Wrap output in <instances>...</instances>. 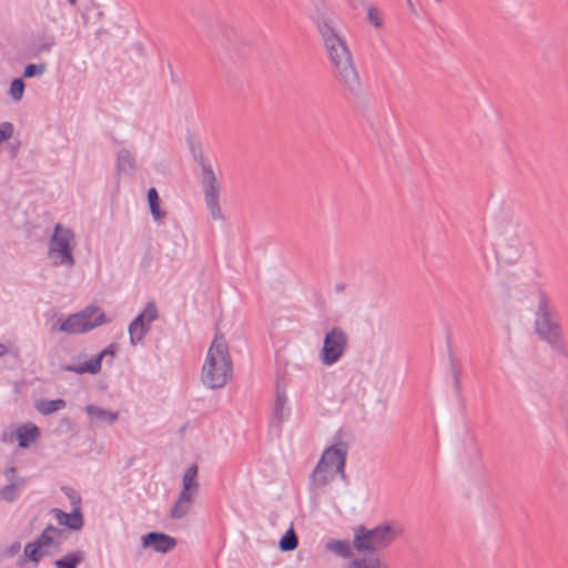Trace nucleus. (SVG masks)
Returning a JSON list of instances; mask_svg holds the SVG:
<instances>
[{
    "mask_svg": "<svg viewBox=\"0 0 568 568\" xmlns=\"http://www.w3.org/2000/svg\"><path fill=\"white\" fill-rule=\"evenodd\" d=\"M204 196L209 213L213 220L220 221L223 214L220 207V184L211 169L203 172Z\"/></svg>",
    "mask_w": 568,
    "mask_h": 568,
    "instance_id": "9d476101",
    "label": "nucleus"
},
{
    "mask_svg": "<svg viewBox=\"0 0 568 568\" xmlns=\"http://www.w3.org/2000/svg\"><path fill=\"white\" fill-rule=\"evenodd\" d=\"M65 402L62 398L52 400H39L36 403V408L42 415H50L57 410L64 408Z\"/></svg>",
    "mask_w": 568,
    "mask_h": 568,
    "instance_id": "b1692460",
    "label": "nucleus"
},
{
    "mask_svg": "<svg viewBox=\"0 0 568 568\" xmlns=\"http://www.w3.org/2000/svg\"><path fill=\"white\" fill-rule=\"evenodd\" d=\"M83 560V552L80 550L69 552L54 562L57 568H75Z\"/></svg>",
    "mask_w": 568,
    "mask_h": 568,
    "instance_id": "a878e982",
    "label": "nucleus"
},
{
    "mask_svg": "<svg viewBox=\"0 0 568 568\" xmlns=\"http://www.w3.org/2000/svg\"><path fill=\"white\" fill-rule=\"evenodd\" d=\"M347 345V335L338 327L326 333L323 346L320 352V359L323 365L331 366L343 356Z\"/></svg>",
    "mask_w": 568,
    "mask_h": 568,
    "instance_id": "1a4fd4ad",
    "label": "nucleus"
},
{
    "mask_svg": "<svg viewBox=\"0 0 568 568\" xmlns=\"http://www.w3.org/2000/svg\"><path fill=\"white\" fill-rule=\"evenodd\" d=\"M233 376V363L227 342L216 333L210 344L201 369V383L210 389L224 387Z\"/></svg>",
    "mask_w": 568,
    "mask_h": 568,
    "instance_id": "f03ea898",
    "label": "nucleus"
},
{
    "mask_svg": "<svg viewBox=\"0 0 568 568\" xmlns=\"http://www.w3.org/2000/svg\"><path fill=\"white\" fill-rule=\"evenodd\" d=\"M339 27V19L334 14L323 16L317 22L325 49L341 80L351 92H356L361 85L359 78Z\"/></svg>",
    "mask_w": 568,
    "mask_h": 568,
    "instance_id": "f257e3e1",
    "label": "nucleus"
},
{
    "mask_svg": "<svg viewBox=\"0 0 568 568\" xmlns=\"http://www.w3.org/2000/svg\"><path fill=\"white\" fill-rule=\"evenodd\" d=\"M148 202L153 220L162 221L165 217L166 213L165 211L160 209V196L154 187H151L148 191Z\"/></svg>",
    "mask_w": 568,
    "mask_h": 568,
    "instance_id": "412c9836",
    "label": "nucleus"
},
{
    "mask_svg": "<svg viewBox=\"0 0 568 568\" xmlns=\"http://www.w3.org/2000/svg\"><path fill=\"white\" fill-rule=\"evenodd\" d=\"M534 332L538 338L560 356H567L568 351L561 327L554 318L549 302L545 295H540L534 317Z\"/></svg>",
    "mask_w": 568,
    "mask_h": 568,
    "instance_id": "7ed1b4c3",
    "label": "nucleus"
},
{
    "mask_svg": "<svg viewBox=\"0 0 568 568\" xmlns=\"http://www.w3.org/2000/svg\"><path fill=\"white\" fill-rule=\"evenodd\" d=\"M75 236L73 232L57 224L48 245V256L54 265L72 267L74 265L73 248Z\"/></svg>",
    "mask_w": 568,
    "mask_h": 568,
    "instance_id": "423d86ee",
    "label": "nucleus"
},
{
    "mask_svg": "<svg viewBox=\"0 0 568 568\" xmlns=\"http://www.w3.org/2000/svg\"><path fill=\"white\" fill-rule=\"evenodd\" d=\"M353 547L346 540L332 539L325 542V549L339 556L341 558L347 559L353 556Z\"/></svg>",
    "mask_w": 568,
    "mask_h": 568,
    "instance_id": "dca6fc26",
    "label": "nucleus"
},
{
    "mask_svg": "<svg viewBox=\"0 0 568 568\" xmlns=\"http://www.w3.org/2000/svg\"><path fill=\"white\" fill-rule=\"evenodd\" d=\"M63 531L57 527L48 526L34 542L24 546L26 557L38 564L42 557L57 552Z\"/></svg>",
    "mask_w": 568,
    "mask_h": 568,
    "instance_id": "0eeeda50",
    "label": "nucleus"
},
{
    "mask_svg": "<svg viewBox=\"0 0 568 568\" xmlns=\"http://www.w3.org/2000/svg\"><path fill=\"white\" fill-rule=\"evenodd\" d=\"M24 83L21 79H14L10 85V97L14 101H19L23 97Z\"/></svg>",
    "mask_w": 568,
    "mask_h": 568,
    "instance_id": "c85d7f7f",
    "label": "nucleus"
},
{
    "mask_svg": "<svg viewBox=\"0 0 568 568\" xmlns=\"http://www.w3.org/2000/svg\"><path fill=\"white\" fill-rule=\"evenodd\" d=\"M115 347L110 345L104 348L98 356L91 358L82 365L77 366H65L63 369L68 372H74L77 374H97L101 369V362L105 356L113 357L115 355Z\"/></svg>",
    "mask_w": 568,
    "mask_h": 568,
    "instance_id": "ddd939ff",
    "label": "nucleus"
},
{
    "mask_svg": "<svg viewBox=\"0 0 568 568\" xmlns=\"http://www.w3.org/2000/svg\"><path fill=\"white\" fill-rule=\"evenodd\" d=\"M105 322L104 314L94 306H89L82 312L69 316L58 327V331L65 334H80L91 331ZM57 329L55 326L52 327Z\"/></svg>",
    "mask_w": 568,
    "mask_h": 568,
    "instance_id": "6e6552de",
    "label": "nucleus"
},
{
    "mask_svg": "<svg viewBox=\"0 0 568 568\" xmlns=\"http://www.w3.org/2000/svg\"><path fill=\"white\" fill-rule=\"evenodd\" d=\"M298 539L293 526L291 525L287 531L282 536L278 542V548L282 551H292L297 548Z\"/></svg>",
    "mask_w": 568,
    "mask_h": 568,
    "instance_id": "393cba45",
    "label": "nucleus"
},
{
    "mask_svg": "<svg viewBox=\"0 0 568 568\" xmlns=\"http://www.w3.org/2000/svg\"><path fill=\"white\" fill-rule=\"evenodd\" d=\"M52 513L54 514L58 523L62 526L73 530H79L83 526V518L78 508L70 514L63 513L60 509H53Z\"/></svg>",
    "mask_w": 568,
    "mask_h": 568,
    "instance_id": "2eb2a0df",
    "label": "nucleus"
},
{
    "mask_svg": "<svg viewBox=\"0 0 568 568\" xmlns=\"http://www.w3.org/2000/svg\"><path fill=\"white\" fill-rule=\"evenodd\" d=\"M13 134V125L10 122L0 124V144L10 139Z\"/></svg>",
    "mask_w": 568,
    "mask_h": 568,
    "instance_id": "7c9ffc66",
    "label": "nucleus"
},
{
    "mask_svg": "<svg viewBox=\"0 0 568 568\" xmlns=\"http://www.w3.org/2000/svg\"><path fill=\"white\" fill-rule=\"evenodd\" d=\"M19 446L26 448L39 437V429L34 425H24L17 430Z\"/></svg>",
    "mask_w": 568,
    "mask_h": 568,
    "instance_id": "aec40b11",
    "label": "nucleus"
},
{
    "mask_svg": "<svg viewBox=\"0 0 568 568\" xmlns=\"http://www.w3.org/2000/svg\"><path fill=\"white\" fill-rule=\"evenodd\" d=\"M197 476V467L196 465L190 466L183 475V488L181 493H185V495L193 496L199 488V483L196 479Z\"/></svg>",
    "mask_w": 568,
    "mask_h": 568,
    "instance_id": "a211bd4d",
    "label": "nucleus"
},
{
    "mask_svg": "<svg viewBox=\"0 0 568 568\" xmlns=\"http://www.w3.org/2000/svg\"><path fill=\"white\" fill-rule=\"evenodd\" d=\"M403 531V526L396 521H384L372 529L361 526L355 529L353 545L358 552L385 549L402 536Z\"/></svg>",
    "mask_w": 568,
    "mask_h": 568,
    "instance_id": "20e7f679",
    "label": "nucleus"
},
{
    "mask_svg": "<svg viewBox=\"0 0 568 568\" xmlns=\"http://www.w3.org/2000/svg\"><path fill=\"white\" fill-rule=\"evenodd\" d=\"M192 497L191 495H185V493H180L179 498L174 503L171 516L174 519L183 518L190 510L192 505Z\"/></svg>",
    "mask_w": 568,
    "mask_h": 568,
    "instance_id": "6ab92c4d",
    "label": "nucleus"
},
{
    "mask_svg": "<svg viewBox=\"0 0 568 568\" xmlns=\"http://www.w3.org/2000/svg\"><path fill=\"white\" fill-rule=\"evenodd\" d=\"M347 446L338 443L326 448L311 475L313 486L322 488L332 484L337 477H344Z\"/></svg>",
    "mask_w": 568,
    "mask_h": 568,
    "instance_id": "39448f33",
    "label": "nucleus"
},
{
    "mask_svg": "<svg viewBox=\"0 0 568 568\" xmlns=\"http://www.w3.org/2000/svg\"><path fill=\"white\" fill-rule=\"evenodd\" d=\"M158 318V310L154 302L148 303L143 312L130 324V343L136 345L149 331L150 324Z\"/></svg>",
    "mask_w": 568,
    "mask_h": 568,
    "instance_id": "9b49d317",
    "label": "nucleus"
},
{
    "mask_svg": "<svg viewBox=\"0 0 568 568\" xmlns=\"http://www.w3.org/2000/svg\"><path fill=\"white\" fill-rule=\"evenodd\" d=\"M118 169L121 173L131 174L135 171V160L133 155L126 151L121 150L118 154Z\"/></svg>",
    "mask_w": 568,
    "mask_h": 568,
    "instance_id": "5701e85b",
    "label": "nucleus"
},
{
    "mask_svg": "<svg viewBox=\"0 0 568 568\" xmlns=\"http://www.w3.org/2000/svg\"><path fill=\"white\" fill-rule=\"evenodd\" d=\"M69 2H70L71 4H74V3H75V0H69Z\"/></svg>",
    "mask_w": 568,
    "mask_h": 568,
    "instance_id": "72a5a7b5",
    "label": "nucleus"
},
{
    "mask_svg": "<svg viewBox=\"0 0 568 568\" xmlns=\"http://www.w3.org/2000/svg\"><path fill=\"white\" fill-rule=\"evenodd\" d=\"M85 409L87 413L89 414L91 424L95 426L111 425L119 417L118 413L115 412H109L93 405L87 406Z\"/></svg>",
    "mask_w": 568,
    "mask_h": 568,
    "instance_id": "4468645a",
    "label": "nucleus"
},
{
    "mask_svg": "<svg viewBox=\"0 0 568 568\" xmlns=\"http://www.w3.org/2000/svg\"><path fill=\"white\" fill-rule=\"evenodd\" d=\"M287 408V396L284 389L277 388L274 413L278 422H282L286 416Z\"/></svg>",
    "mask_w": 568,
    "mask_h": 568,
    "instance_id": "bb28decb",
    "label": "nucleus"
},
{
    "mask_svg": "<svg viewBox=\"0 0 568 568\" xmlns=\"http://www.w3.org/2000/svg\"><path fill=\"white\" fill-rule=\"evenodd\" d=\"M346 568H389L385 559L377 555L352 560Z\"/></svg>",
    "mask_w": 568,
    "mask_h": 568,
    "instance_id": "f3484780",
    "label": "nucleus"
},
{
    "mask_svg": "<svg viewBox=\"0 0 568 568\" xmlns=\"http://www.w3.org/2000/svg\"><path fill=\"white\" fill-rule=\"evenodd\" d=\"M19 549H20V545L19 544L12 545V551H18Z\"/></svg>",
    "mask_w": 568,
    "mask_h": 568,
    "instance_id": "473e14b6",
    "label": "nucleus"
},
{
    "mask_svg": "<svg viewBox=\"0 0 568 568\" xmlns=\"http://www.w3.org/2000/svg\"><path fill=\"white\" fill-rule=\"evenodd\" d=\"M143 548H152L156 552L165 554L176 546L175 538L163 532H149L142 536Z\"/></svg>",
    "mask_w": 568,
    "mask_h": 568,
    "instance_id": "f8f14e48",
    "label": "nucleus"
},
{
    "mask_svg": "<svg viewBox=\"0 0 568 568\" xmlns=\"http://www.w3.org/2000/svg\"><path fill=\"white\" fill-rule=\"evenodd\" d=\"M14 468L11 467L7 471V477L11 481L10 485L0 490V499L11 501L17 496V487L22 484V480H13Z\"/></svg>",
    "mask_w": 568,
    "mask_h": 568,
    "instance_id": "4be33fe9",
    "label": "nucleus"
},
{
    "mask_svg": "<svg viewBox=\"0 0 568 568\" xmlns=\"http://www.w3.org/2000/svg\"><path fill=\"white\" fill-rule=\"evenodd\" d=\"M7 347L2 344H0V357L4 356L7 354Z\"/></svg>",
    "mask_w": 568,
    "mask_h": 568,
    "instance_id": "2f4dec72",
    "label": "nucleus"
},
{
    "mask_svg": "<svg viewBox=\"0 0 568 568\" xmlns=\"http://www.w3.org/2000/svg\"><path fill=\"white\" fill-rule=\"evenodd\" d=\"M367 20L375 28H381L383 26L382 13L379 9L374 6H369L367 8Z\"/></svg>",
    "mask_w": 568,
    "mask_h": 568,
    "instance_id": "cd10ccee",
    "label": "nucleus"
},
{
    "mask_svg": "<svg viewBox=\"0 0 568 568\" xmlns=\"http://www.w3.org/2000/svg\"><path fill=\"white\" fill-rule=\"evenodd\" d=\"M45 71V64L41 63L39 65H36V64H28L26 68H24V71H23V75L26 78H31L36 74H42L43 72Z\"/></svg>",
    "mask_w": 568,
    "mask_h": 568,
    "instance_id": "c756f323",
    "label": "nucleus"
}]
</instances>
